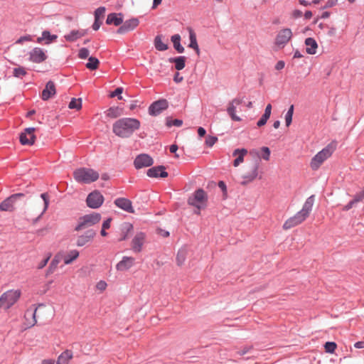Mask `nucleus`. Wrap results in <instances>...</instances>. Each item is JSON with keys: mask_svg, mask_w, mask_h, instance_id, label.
<instances>
[{"mask_svg": "<svg viewBox=\"0 0 364 364\" xmlns=\"http://www.w3.org/2000/svg\"><path fill=\"white\" fill-rule=\"evenodd\" d=\"M140 126V121L136 118L122 117L113 123L112 132L120 138L127 139L138 130Z\"/></svg>", "mask_w": 364, "mask_h": 364, "instance_id": "obj_1", "label": "nucleus"}, {"mask_svg": "<svg viewBox=\"0 0 364 364\" xmlns=\"http://www.w3.org/2000/svg\"><path fill=\"white\" fill-rule=\"evenodd\" d=\"M99 173L92 168L80 167L73 171L74 179L80 183L90 184L99 178Z\"/></svg>", "mask_w": 364, "mask_h": 364, "instance_id": "obj_2", "label": "nucleus"}, {"mask_svg": "<svg viewBox=\"0 0 364 364\" xmlns=\"http://www.w3.org/2000/svg\"><path fill=\"white\" fill-rule=\"evenodd\" d=\"M335 146L336 145L331 143L318 151L311 160L310 166L311 169L317 170L323 161L332 155Z\"/></svg>", "mask_w": 364, "mask_h": 364, "instance_id": "obj_3", "label": "nucleus"}, {"mask_svg": "<svg viewBox=\"0 0 364 364\" xmlns=\"http://www.w3.org/2000/svg\"><path fill=\"white\" fill-rule=\"evenodd\" d=\"M101 220V215L98 213H92L80 216L74 230L79 232L83 229L88 228L98 223Z\"/></svg>", "mask_w": 364, "mask_h": 364, "instance_id": "obj_4", "label": "nucleus"}, {"mask_svg": "<svg viewBox=\"0 0 364 364\" xmlns=\"http://www.w3.org/2000/svg\"><path fill=\"white\" fill-rule=\"evenodd\" d=\"M208 201V196L203 188L196 189L193 195L188 199V204L198 210L205 207Z\"/></svg>", "mask_w": 364, "mask_h": 364, "instance_id": "obj_5", "label": "nucleus"}, {"mask_svg": "<svg viewBox=\"0 0 364 364\" xmlns=\"http://www.w3.org/2000/svg\"><path fill=\"white\" fill-rule=\"evenodd\" d=\"M20 296V290L11 289L4 292L0 296V303L2 304V308L6 310L10 309L18 301Z\"/></svg>", "mask_w": 364, "mask_h": 364, "instance_id": "obj_6", "label": "nucleus"}, {"mask_svg": "<svg viewBox=\"0 0 364 364\" xmlns=\"http://www.w3.org/2000/svg\"><path fill=\"white\" fill-rule=\"evenodd\" d=\"M104 202V196L99 191H94L90 193L86 198L87 205L92 209L99 208Z\"/></svg>", "mask_w": 364, "mask_h": 364, "instance_id": "obj_7", "label": "nucleus"}, {"mask_svg": "<svg viewBox=\"0 0 364 364\" xmlns=\"http://www.w3.org/2000/svg\"><path fill=\"white\" fill-rule=\"evenodd\" d=\"M168 102L166 99H159L153 102L149 107V114L151 116L156 117L160 114L163 111L168 107Z\"/></svg>", "mask_w": 364, "mask_h": 364, "instance_id": "obj_8", "label": "nucleus"}, {"mask_svg": "<svg viewBox=\"0 0 364 364\" xmlns=\"http://www.w3.org/2000/svg\"><path fill=\"white\" fill-rule=\"evenodd\" d=\"M36 128L27 127L19 134V141L21 145L31 146L35 143L36 136L34 134Z\"/></svg>", "mask_w": 364, "mask_h": 364, "instance_id": "obj_9", "label": "nucleus"}, {"mask_svg": "<svg viewBox=\"0 0 364 364\" xmlns=\"http://www.w3.org/2000/svg\"><path fill=\"white\" fill-rule=\"evenodd\" d=\"M96 235V232L93 229L86 230L83 234L77 236L75 245L81 247L89 245Z\"/></svg>", "mask_w": 364, "mask_h": 364, "instance_id": "obj_10", "label": "nucleus"}, {"mask_svg": "<svg viewBox=\"0 0 364 364\" xmlns=\"http://www.w3.org/2000/svg\"><path fill=\"white\" fill-rule=\"evenodd\" d=\"M153 164L154 159L150 155L147 154H140L137 155L134 161V166L136 169L149 167Z\"/></svg>", "mask_w": 364, "mask_h": 364, "instance_id": "obj_11", "label": "nucleus"}, {"mask_svg": "<svg viewBox=\"0 0 364 364\" xmlns=\"http://www.w3.org/2000/svg\"><path fill=\"white\" fill-rule=\"evenodd\" d=\"M292 37V32L290 28H283L277 33L274 43L279 48H284Z\"/></svg>", "mask_w": 364, "mask_h": 364, "instance_id": "obj_12", "label": "nucleus"}, {"mask_svg": "<svg viewBox=\"0 0 364 364\" xmlns=\"http://www.w3.org/2000/svg\"><path fill=\"white\" fill-rule=\"evenodd\" d=\"M245 97H237L233 99L231 102H229L228 107L227 108V112L230 117V118L235 122H240L242 119L235 114L236 112V106L242 104L243 102Z\"/></svg>", "mask_w": 364, "mask_h": 364, "instance_id": "obj_13", "label": "nucleus"}, {"mask_svg": "<svg viewBox=\"0 0 364 364\" xmlns=\"http://www.w3.org/2000/svg\"><path fill=\"white\" fill-rule=\"evenodd\" d=\"M139 21L137 18H132L125 21H123L122 26L117 30L118 34H125L129 31L134 30L139 25Z\"/></svg>", "mask_w": 364, "mask_h": 364, "instance_id": "obj_14", "label": "nucleus"}, {"mask_svg": "<svg viewBox=\"0 0 364 364\" xmlns=\"http://www.w3.org/2000/svg\"><path fill=\"white\" fill-rule=\"evenodd\" d=\"M48 58L45 51L38 47H36L29 52L28 60L34 63H41Z\"/></svg>", "mask_w": 364, "mask_h": 364, "instance_id": "obj_15", "label": "nucleus"}, {"mask_svg": "<svg viewBox=\"0 0 364 364\" xmlns=\"http://www.w3.org/2000/svg\"><path fill=\"white\" fill-rule=\"evenodd\" d=\"M146 239V234L143 232H138L133 237L131 247L132 250L135 253L141 252L142 247Z\"/></svg>", "mask_w": 364, "mask_h": 364, "instance_id": "obj_16", "label": "nucleus"}, {"mask_svg": "<svg viewBox=\"0 0 364 364\" xmlns=\"http://www.w3.org/2000/svg\"><path fill=\"white\" fill-rule=\"evenodd\" d=\"M146 175L150 178H166L168 176V172L166 171V168L163 165H159L152 166L149 168L146 171Z\"/></svg>", "mask_w": 364, "mask_h": 364, "instance_id": "obj_17", "label": "nucleus"}, {"mask_svg": "<svg viewBox=\"0 0 364 364\" xmlns=\"http://www.w3.org/2000/svg\"><path fill=\"white\" fill-rule=\"evenodd\" d=\"M114 204L117 208L129 213H134L135 212L132 202L127 198H117L114 200Z\"/></svg>", "mask_w": 364, "mask_h": 364, "instance_id": "obj_18", "label": "nucleus"}, {"mask_svg": "<svg viewBox=\"0 0 364 364\" xmlns=\"http://www.w3.org/2000/svg\"><path fill=\"white\" fill-rule=\"evenodd\" d=\"M119 230L120 237L118 239V241L122 242L127 240L132 235L134 231V226L131 223L124 222L121 224Z\"/></svg>", "mask_w": 364, "mask_h": 364, "instance_id": "obj_19", "label": "nucleus"}, {"mask_svg": "<svg viewBox=\"0 0 364 364\" xmlns=\"http://www.w3.org/2000/svg\"><path fill=\"white\" fill-rule=\"evenodd\" d=\"M306 220V218L299 212H297L294 216L287 219L284 225L283 228L284 230H289L294 228Z\"/></svg>", "mask_w": 364, "mask_h": 364, "instance_id": "obj_20", "label": "nucleus"}, {"mask_svg": "<svg viewBox=\"0 0 364 364\" xmlns=\"http://www.w3.org/2000/svg\"><path fill=\"white\" fill-rule=\"evenodd\" d=\"M56 94L55 85L52 80H49L46 84L43 90L41 97L43 101H47Z\"/></svg>", "mask_w": 364, "mask_h": 364, "instance_id": "obj_21", "label": "nucleus"}, {"mask_svg": "<svg viewBox=\"0 0 364 364\" xmlns=\"http://www.w3.org/2000/svg\"><path fill=\"white\" fill-rule=\"evenodd\" d=\"M123 19L124 15L122 13H110L107 16L106 24L114 25L115 26H122Z\"/></svg>", "mask_w": 364, "mask_h": 364, "instance_id": "obj_22", "label": "nucleus"}, {"mask_svg": "<svg viewBox=\"0 0 364 364\" xmlns=\"http://www.w3.org/2000/svg\"><path fill=\"white\" fill-rule=\"evenodd\" d=\"M134 262V258L132 257L124 256L121 261L117 265L116 269L117 271L123 272L130 269Z\"/></svg>", "mask_w": 364, "mask_h": 364, "instance_id": "obj_23", "label": "nucleus"}, {"mask_svg": "<svg viewBox=\"0 0 364 364\" xmlns=\"http://www.w3.org/2000/svg\"><path fill=\"white\" fill-rule=\"evenodd\" d=\"M87 29L72 30L70 33L65 34L64 38L68 42H75L77 39L85 36L87 33Z\"/></svg>", "mask_w": 364, "mask_h": 364, "instance_id": "obj_24", "label": "nucleus"}, {"mask_svg": "<svg viewBox=\"0 0 364 364\" xmlns=\"http://www.w3.org/2000/svg\"><path fill=\"white\" fill-rule=\"evenodd\" d=\"M168 61L170 63H174L176 70H181L186 67V57L184 55L171 57L168 59Z\"/></svg>", "mask_w": 364, "mask_h": 364, "instance_id": "obj_25", "label": "nucleus"}, {"mask_svg": "<svg viewBox=\"0 0 364 364\" xmlns=\"http://www.w3.org/2000/svg\"><path fill=\"white\" fill-rule=\"evenodd\" d=\"M57 38V35L51 34L48 30H44L41 33V36L38 37L36 41L38 43H41L44 41V43L48 45L55 41Z\"/></svg>", "mask_w": 364, "mask_h": 364, "instance_id": "obj_26", "label": "nucleus"}, {"mask_svg": "<svg viewBox=\"0 0 364 364\" xmlns=\"http://www.w3.org/2000/svg\"><path fill=\"white\" fill-rule=\"evenodd\" d=\"M247 154V150L245 148L236 149L232 152L233 156H237L233 161V166L235 167L238 166L244 161L245 156Z\"/></svg>", "mask_w": 364, "mask_h": 364, "instance_id": "obj_27", "label": "nucleus"}, {"mask_svg": "<svg viewBox=\"0 0 364 364\" xmlns=\"http://www.w3.org/2000/svg\"><path fill=\"white\" fill-rule=\"evenodd\" d=\"M304 43L306 46V52L309 55H314L316 53V50L318 48V43L316 41L311 37L306 38L305 39Z\"/></svg>", "mask_w": 364, "mask_h": 364, "instance_id": "obj_28", "label": "nucleus"}, {"mask_svg": "<svg viewBox=\"0 0 364 364\" xmlns=\"http://www.w3.org/2000/svg\"><path fill=\"white\" fill-rule=\"evenodd\" d=\"M314 203V196H309L303 205L302 209L299 212L301 213L306 218L309 216L312 210Z\"/></svg>", "mask_w": 364, "mask_h": 364, "instance_id": "obj_29", "label": "nucleus"}, {"mask_svg": "<svg viewBox=\"0 0 364 364\" xmlns=\"http://www.w3.org/2000/svg\"><path fill=\"white\" fill-rule=\"evenodd\" d=\"M171 41L173 43V48L178 53H183L185 51L184 47L181 45V37L179 34L176 33L171 36Z\"/></svg>", "mask_w": 364, "mask_h": 364, "instance_id": "obj_30", "label": "nucleus"}, {"mask_svg": "<svg viewBox=\"0 0 364 364\" xmlns=\"http://www.w3.org/2000/svg\"><path fill=\"white\" fill-rule=\"evenodd\" d=\"M162 38L163 36L159 34L155 36L154 40V47L159 51H165L168 48V43L163 42Z\"/></svg>", "mask_w": 364, "mask_h": 364, "instance_id": "obj_31", "label": "nucleus"}, {"mask_svg": "<svg viewBox=\"0 0 364 364\" xmlns=\"http://www.w3.org/2000/svg\"><path fill=\"white\" fill-rule=\"evenodd\" d=\"M106 116L111 119H116L122 114V108L119 107H110L105 112Z\"/></svg>", "mask_w": 364, "mask_h": 364, "instance_id": "obj_32", "label": "nucleus"}, {"mask_svg": "<svg viewBox=\"0 0 364 364\" xmlns=\"http://www.w3.org/2000/svg\"><path fill=\"white\" fill-rule=\"evenodd\" d=\"M80 255V252L77 250H72L66 254L63 257L64 264L66 265L72 264Z\"/></svg>", "mask_w": 364, "mask_h": 364, "instance_id": "obj_33", "label": "nucleus"}, {"mask_svg": "<svg viewBox=\"0 0 364 364\" xmlns=\"http://www.w3.org/2000/svg\"><path fill=\"white\" fill-rule=\"evenodd\" d=\"M60 262V257L58 255H55L53 259L51 260L46 273V276L48 277L50 274H53L55 269L57 268L58 264Z\"/></svg>", "mask_w": 364, "mask_h": 364, "instance_id": "obj_34", "label": "nucleus"}, {"mask_svg": "<svg viewBox=\"0 0 364 364\" xmlns=\"http://www.w3.org/2000/svg\"><path fill=\"white\" fill-rule=\"evenodd\" d=\"M258 166H259L258 164L256 163L254 165L251 172L243 176L242 178L245 179V181L242 183V184H245L247 183L251 182L255 178H256V177L257 176V174H258V173H257Z\"/></svg>", "mask_w": 364, "mask_h": 364, "instance_id": "obj_35", "label": "nucleus"}, {"mask_svg": "<svg viewBox=\"0 0 364 364\" xmlns=\"http://www.w3.org/2000/svg\"><path fill=\"white\" fill-rule=\"evenodd\" d=\"M73 358V352L65 350L58 358L57 364H68V360Z\"/></svg>", "mask_w": 364, "mask_h": 364, "instance_id": "obj_36", "label": "nucleus"}, {"mask_svg": "<svg viewBox=\"0 0 364 364\" xmlns=\"http://www.w3.org/2000/svg\"><path fill=\"white\" fill-rule=\"evenodd\" d=\"M100 63V62L97 58L90 56L85 66L87 69L92 71L96 70L99 68Z\"/></svg>", "mask_w": 364, "mask_h": 364, "instance_id": "obj_37", "label": "nucleus"}, {"mask_svg": "<svg viewBox=\"0 0 364 364\" xmlns=\"http://www.w3.org/2000/svg\"><path fill=\"white\" fill-rule=\"evenodd\" d=\"M187 30L189 33V41H190L189 44H188V47L193 49V48L198 46L196 34L195 31H193V29L190 26L187 27Z\"/></svg>", "mask_w": 364, "mask_h": 364, "instance_id": "obj_38", "label": "nucleus"}, {"mask_svg": "<svg viewBox=\"0 0 364 364\" xmlns=\"http://www.w3.org/2000/svg\"><path fill=\"white\" fill-rule=\"evenodd\" d=\"M11 199L6 198L1 203H0V210L1 211H12L14 206L11 202Z\"/></svg>", "mask_w": 364, "mask_h": 364, "instance_id": "obj_39", "label": "nucleus"}, {"mask_svg": "<svg viewBox=\"0 0 364 364\" xmlns=\"http://www.w3.org/2000/svg\"><path fill=\"white\" fill-rule=\"evenodd\" d=\"M294 105H291L285 114V124L287 127H289L292 122V117L294 114Z\"/></svg>", "mask_w": 364, "mask_h": 364, "instance_id": "obj_40", "label": "nucleus"}, {"mask_svg": "<svg viewBox=\"0 0 364 364\" xmlns=\"http://www.w3.org/2000/svg\"><path fill=\"white\" fill-rule=\"evenodd\" d=\"M68 107L71 109H80L82 108V99L73 97L69 102Z\"/></svg>", "mask_w": 364, "mask_h": 364, "instance_id": "obj_41", "label": "nucleus"}, {"mask_svg": "<svg viewBox=\"0 0 364 364\" xmlns=\"http://www.w3.org/2000/svg\"><path fill=\"white\" fill-rule=\"evenodd\" d=\"M183 124V120L179 119H172L170 117H167L166 118V125L168 127H171L172 126L175 127H181Z\"/></svg>", "mask_w": 364, "mask_h": 364, "instance_id": "obj_42", "label": "nucleus"}, {"mask_svg": "<svg viewBox=\"0 0 364 364\" xmlns=\"http://www.w3.org/2000/svg\"><path fill=\"white\" fill-rule=\"evenodd\" d=\"M27 74V72L25 68L22 66H18L17 68H14L13 70V76L16 78H22Z\"/></svg>", "mask_w": 364, "mask_h": 364, "instance_id": "obj_43", "label": "nucleus"}, {"mask_svg": "<svg viewBox=\"0 0 364 364\" xmlns=\"http://www.w3.org/2000/svg\"><path fill=\"white\" fill-rule=\"evenodd\" d=\"M337 348V344L333 341H327L324 344L325 352L328 353H333Z\"/></svg>", "mask_w": 364, "mask_h": 364, "instance_id": "obj_44", "label": "nucleus"}, {"mask_svg": "<svg viewBox=\"0 0 364 364\" xmlns=\"http://www.w3.org/2000/svg\"><path fill=\"white\" fill-rule=\"evenodd\" d=\"M186 250H179L178 251L176 255V262L178 266L182 265L186 260Z\"/></svg>", "mask_w": 364, "mask_h": 364, "instance_id": "obj_45", "label": "nucleus"}, {"mask_svg": "<svg viewBox=\"0 0 364 364\" xmlns=\"http://www.w3.org/2000/svg\"><path fill=\"white\" fill-rule=\"evenodd\" d=\"M123 92V87H117L114 90V91L111 92L109 94L110 97H117L119 100L122 99V94Z\"/></svg>", "mask_w": 364, "mask_h": 364, "instance_id": "obj_46", "label": "nucleus"}, {"mask_svg": "<svg viewBox=\"0 0 364 364\" xmlns=\"http://www.w3.org/2000/svg\"><path fill=\"white\" fill-rule=\"evenodd\" d=\"M218 139L216 136L208 135L206 139L205 144L208 147H212L217 141Z\"/></svg>", "mask_w": 364, "mask_h": 364, "instance_id": "obj_47", "label": "nucleus"}, {"mask_svg": "<svg viewBox=\"0 0 364 364\" xmlns=\"http://www.w3.org/2000/svg\"><path fill=\"white\" fill-rule=\"evenodd\" d=\"M41 198L43 200V203H44V208H43V212L41 213V214H43L46 211V210L48 209V205H49V202H50L49 196H48V193H43L41 194Z\"/></svg>", "mask_w": 364, "mask_h": 364, "instance_id": "obj_48", "label": "nucleus"}, {"mask_svg": "<svg viewBox=\"0 0 364 364\" xmlns=\"http://www.w3.org/2000/svg\"><path fill=\"white\" fill-rule=\"evenodd\" d=\"M261 151H262L261 157L264 160L268 161L269 159L270 154H271L270 149L267 146H262L261 148Z\"/></svg>", "mask_w": 364, "mask_h": 364, "instance_id": "obj_49", "label": "nucleus"}, {"mask_svg": "<svg viewBox=\"0 0 364 364\" xmlns=\"http://www.w3.org/2000/svg\"><path fill=\"white\" fill-rule=\"evenodd\" d=\"M90 51L87 48H82L78 51V58L80 59H87L89 58Z\"/></svg>", "mask_w": 364, "mask_h": 364, "instance_id": "obj_50", "label": "nucleus"}, {"mask_svg": "<svg viewBox=\"0 0 364 364\" xmlns=\"http://www.w3.org/2000/svg\"><path fill=\"white\" fill-rule=\"evenodd\" d=\"M105 10L106 9L105 6H100L97 9H96L94 12L95 18L100 19V17L103 16Z\"/></svg>", "mask_w": 364, "mask_h": 364, "instance_id": "obj_51", "label": "nucleus"}, {"mask_svg": "<svg viewBox=\"0 0 364 364\" xmlns=\"http://www.w3.org/2000/svg\"><path fill=\"white\" fill-rule=\"evenodd\" d=\"M50 257H51V253L49 252V253H48L47 256L40 262V263L38 265V269H41L43 267H45L47 265Z\"/></svg>", "mask_w": 364, "mask_h": 364, "instance_id": "obj_52", "label": "nucleus"}, {"mask_svg": "<svg viewBox=\"0 0 364 364\" xmlns=\"http://www.w3.org/2000/svg\"><path fill=\"white\" fill-rule=\"evenodd\" d=\"M354 202L358 203L364 200V187L363 189L355 193V195L353 196Z\"/></svg>", "mask_w": 364, "mask_h": 364, "instance_id": "obj_53", "label": "nucleus"}, {"mask_svg": "<svg viewBox=\"0 0 364 364\" xmlns=\"http://www.w3.org/2000/svg\"><path fill=\"white\" fill-rule=\"evenodd\" d=\"M269 119V117L267 116L266 114H262L257 122V127H260L265 125Z\"/></svg>", "mask_w": 364, "mask_h": 364, "instance_id": "obj_54", "label": "nucleus"}, {"mask_svg": "<svg viewBox=\"0 0 364 364\" xmlns=\"http://www.w3.org/2000/svg\"><path fill=\"white\" fill-rule=\"evenodd\" d=\"M218 186L220 189L222 191L223 196H227L228 194V188L226 183L223 181H219L218 183Z\"/></svg>", "mask_w": 364, "mask_h": 364, "instance_id": "obj_55", "label": "nucleus"}, {"mask_svg": "<svg viewBox=\"0 0 364 364\" xmlns=\"http://www.w3.org/2000/svg\"><path fill=\"white\" fill-rule=\"evenodd\" d=\"M32 41V37L31 35H25V36H21L16 41V43L17 44H21L23 43V42L25 41Z\"/></svg>", "mask_w": 364, "mask_h": 364, "instance_id": "obj_56", "label": "nucleus"}, {"mask_svg": "<svg viewBox=\"0 0 364 364\" xmlns=\"http://www.w3.org/2000/svg\"><path fill=\"white\" fill-rule=\"evenodd\" d=\"M338 0H328L324 6L321 7V9L324 10L328 8H331L336 5Z\"/></svg>", "mask_w": 364, "mask_h": 364, "instance_id": "obj_57", "label": "nucleus"}, {"mask_svg": "<svg viewBox=\"0 0 364 364\" xmlns=\"http://www.w3.org/2000/svg\"><path fill=\"white\" fill-rule=\"evenodd\" d=\"M251 350H252V346H245L243 347L242 348H241L240 350H239L237 353L242 356V355H244L245 354H247V353H249Z\"/></svg>", "mask_w": 364, "mask_h": 364, "instance_id": "obj_58", "label": "nucleus"}, {"mask_svg": "<svg viewBox=\"0 0 364 364\" xmlns=\"http://www.w3.org/2000/svg\"><path fill=\"white\" fill-rule=\"evenodd\" d=\"M355 203H356V202H354V199L350 200L346 205L343 206V211L350 210Z\"/></svg>", "mask_w": 364, "mask_h": 364, "instance_id": "obj_59", "label": "nucleus"}, {"mask_svg": "<svg viewBox=\"0 0 364 364\" xmlns=\"http://www.w3.org/2000/svg\"><path fill=\"white\" fill-rule=\"evenodd\" d=\"M102 21H100V19H96L95 18V21H94V23L92 26V28L94 30V31H97L99 30V28H100L101 25H102Z\"/></svg>", "mask_w": 364, "mask_h": 364, "instance_id": "obj_60", "label": "nucleus"}, {"mask_svg": "<svg viewBox=\"0 0 364 364\" xmlns=\"http://www.w3.org/2000/svg\"><path fill=\"white\" fill-rule=\"evenodd\" d=\"M183 80V77L180 75L178 72H176L173 75V81L176 83H179Z\"/></svg>", "mask_w": 364, "mask_h": 364, "instance_id": "obj_61", "label": "nucleus"}, {"mask_svg": "<svg viewBox=\"0 0 364 364\" xmlns=\"http://www.w3.org/2000/svg\"><path fill=\"white\" fill-rule=\"evenodd\" d=\"M111 221H112L111 218H107L105 220H104L102 223V228L106 229V230L109 229L110 228Z\"/></svg>", "mask_w": 364, "mask_h": 364, "instance_id": "obj_62", "label": "nucleus"}, {"mask_svg": "<svg viewBox=\"0 0 364 364\" xmlns=\"http://www.w3.org/2000/svg\"><path fill=\"white\" fill-rule=\"evenodd\" d=\"M285 66V62L284 60H279L275 65V69L277 70H282Z\"/></svg>", "mask_w": 364, "mask_h": 364, "instance_id": "obj_63", "label": "nucleus"}, {"mask_svg": "<svg viewBox=\"0 0 364 364\" xmlns=\"http://www.w3.org/2000/svg\"><path fill=\"white\" fill-rule=\"evenodd\" d=\"M302 15H303L302 11L299 9H295L292 12V17L294 18H299L301 17Z\"/></svg>", "mask_w": 364, "mask_h": 364, "instance_id": "obj_64", "label": "nucleus"}]
</instances>
